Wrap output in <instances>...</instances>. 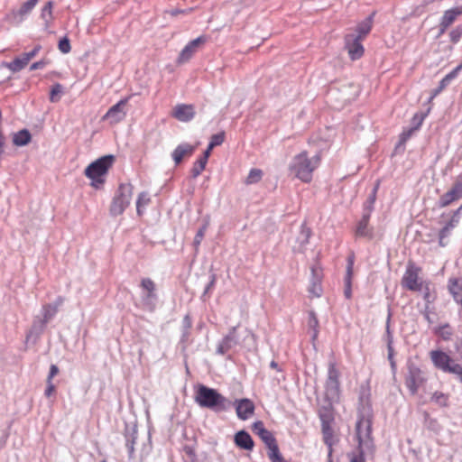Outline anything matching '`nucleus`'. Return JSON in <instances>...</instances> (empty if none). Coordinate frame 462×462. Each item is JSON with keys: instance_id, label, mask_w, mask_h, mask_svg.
<instances>
[{"instance_id": "f257e3e1", "label": "nucleus", "mask_w": 462, "mask_h": 462, "mask_svg": "<svg viewBox=\"0 0 462 462\" xmlns=\"http://www.w3.org/2000/svg\"><path fill=\"white\" fill-rule=\"evenodd\" d=\"M321 157L317 154L310 157L307 151H302L292 158L289 170L295 178L304 183H310L313 178V172L319 168Z\"/></svg>"}, {"instance_id": "f03ea898", "label": "nucleus", "mask_w": 462, "mask_h": 462, "mask_svg": "<svg viewBox=\"0 0 462 462\" xmlns=\"http://www.w3.org/2000/svg\"><path fill=\"white\" fill-rule=\"evenodd\" d=\"M194 400L196 403L214 411H224L230 406V401L219 393L216 389L199 384L195 389Z\"/></svg>"}, {"instance_id": "7ed1b4c3", "label": "nucleus", "mask_w": 462, "mask_h": 462, "mask_svg": "<svg viewBox=\"0 0 462 462\" xmlns=\"http://www.w3.org/2000/svg\"><path fill=\"white\" fill-rule=\"evenodd\" d=\"M356 438L358 440V454L351 457L350 462H365L366 453L374 456L375 446L372 438V422L369 420L361 418L356 426Z\"/></svg>"}, {"instance_id": "20e7f679", "label": "nucleus", "mask_w": 462, "mask_h": 462, "mask_svg": "<svg viewBox=\"0 0 462 462\" xmlns=\"http://www.w3.org/2000/svg\"><path fill=\"white\" fill-rule=\"evenodd\" d=\"M115 157L113 155L103 156L85 169V175L91 180L90 185L98 189H101L106 181V176L109 169L113 166Z\"/></svg>"}, {"instance_id": "39448f33", "label": "nucleus", "mask_w": 462, "mask_h": 462, "mask_svg": "<svg viewBox=\"0 0 462 462\" xmlns=\"http://www.w3.org/2000/svg\"><path fill=\"white\" fill-rule=\"evenodd\" d=\"M133 186L129 183H122L113 198L109 211L114 217L120 216L130 205L133 197Z\"/></svg>"}, {"instance_id": "423d86ee", "label": "nucleus", "mask_w": 462, "mask_h": 462, "mask_svg": "<svg viewBox=\"0 0 462 462\" xmlns=\"http://www.w3.org/2000/svg\"><path fill=\"white\" fill-rule=\"evenodd\" d=\"M143 295L139 307L144 310L153 311L157 300L156 284L151 278H143L140 282Z\"/></svg>"}, {"instance_id": "0eeeda50", "label": "nucleus", "mask_w": 462, "mask_h": 462, "mask_svg": "<svg viewBox=\"0 0 462 462\" xmlns=\"http://www.w3.org/2000/svg\"><path fill=\"white\" fill-rule=\"evenodd\" d=\"M430 357L434 366L445 373L459 374L462 366L454 362V360L441 350H432L430 352Z\"/></svg>"}, {"instance_id": "6e6552de", "label": "nucleus", "mask_w": 462, "mask_h": 462, "mask_svg": "<svg viewBox=\"0 0 462 462\" xmlns=\"http://www.w3.org/2000/svg\"><path fill=\"white\" fill-rule=\"evenodd\" d=\"M420 267L409 262L401 281L402 286L411 291H420L423 286V281L420 277Z\"/></svg>"}, {"instance_id": "1a4fd4ad", "label": "nucleus", "mask_w": 462, "mask_h": 462, "mask_svg": "<svg viewBox=\"0 0 462 462\" xmlns=\"http://www.w3.org/2000/svg\"><path fill=\"white\" fill-rule=\"evenodd\" d=\"M129 99L130 97L123 98L116 105L112 106L102 119L108 121L111 125H116L123 121L126 116L125 106Z\"/></svg>"}, {"instance_id": "9d476101", "label": "nucleus", "mask_w": 462, "mask_h": 462, "mask_svg": "<svg viewBox=\"0 0 462 462\" xmlns=\"http://www.w3.org/2000/svg\"><path fill=\"white\" fill-rule=\"evenodd\" d=\"M362 42L363 40L356 38L354 33H349L345 36V49L352 60H356L363 57L365 48Z\"/></svg>"}, {"instance_id": "9b49d317", "label": "nucleus", "mask_w": 462, "mask_h": 462, "mask_svg": "<svg viewBox=\"0 0 462 462\" xmlns=\"http://www.w3.org/2000/svg\"><path fill=\"white\" fill-rule=\"evenodd\" d=\"M422 371L416 366L409 367L408 375L405 378V385L411 394H416L419 388L425 383Z\"/></svg>"}, {"instance_id": "f8f14e48", "label": "nucleus", "mask_w": 462, "mask_h": 462, "mask_svg": "<svg viewBox=\"0 0 462 462\" xmlns=\"http://www.w3.org/2000/svg\"><path fill=\"white\" fill-rule=\"evenodd\" d=\"M207 42V38L205 36H199L191 42H189L180 51L178 59V64H183L189 61L194 53L198 51L199 47H201Z\"/></svg>"}, {"instance_id": "ddd939ff", "label": "nucleus", "mask_w": 462, "mask_h": 462, "mask_svg": "<svg viewBox=\"0 0 462 462\" xmlns=\"http://www.w3.org/2000/svg\"><path fill=\"white\" fill-rule=\"evenodd\" d=\"M254 432L263 440L268 448V451L278 447L276 439L273 434L265 429L262 421H256L253 425Z\"/></svg>"}, {"instance_id": "4468645a", "label": "nucleus", "mask_w": 462, "mask_h": 462, "mask_svg": "<svg viewBox=\"0 0 462 462\" xmlns=\"http://www.w3.org/2000/svg\"><path fill=\"white\" fill-rule=\"evenodd\" d=\"M235 406L237 417L243 420L252 417L254 412V404L247 398L236 401Z\"/></svg>"}, {"instance_id": "2eb2a0df", "label": "nucleus", "mask_w": 462, "mask_h": 462, "mask_svg": "<svg viewBox=\"0 0 462 462\" xmlns=\"http://www.w3.org/2000/svg\"><path fill=\"white\" fill-rule=\"evenodd\" d=\"M462 198V181H457L452 188L441 196L439 205L441 208L448 207L453 201Z\"/></svg>"}, {"instance_id": "dca6fc26", "label": "nucleus", "mask_w": 462, "mask_h": 462, "mask_svg": "<svg viewBox=\"0 0 462 462\" xmlns=\"http://www.w3.org/2000/svg\"><path fill=\"white\" fill-rule=\"evenodd\" d=\"M172 116L180 122H189L195 116L193 105L179 104L172 110Z\"/></svg>"}, {"instance_id": "f3484780", "label": "nucleus", "mask_w": 462, "mask_h": 462, "mask_svg": "<svg viewBox=\"0 0 462 462\" xmlns=\"http://www.w3.org/2000/svg\"><path fill=\"white\" fill-rule=\"evenodd\" d=\"M371 209L367 210L358 221L356 227V236L372 239L374 237L373 227L369 226Z\"/></svg>"}, {"instance_id": "a211bd4d", "label": "nucleus", "mask_w": 462, "mask_h": 462, "mask_svg": "<svg viewBox=\"0 0 462 462\" xmlns=\"http://www.w3.org/2000/svg\"><path fill=\"white\" fill-rule=\"evenodd\" d=\"M321 432L323 436V441L327 446H330L331 442H334V430L331 427L333 418L330 415L321 414Z\"/></svg>"}, {"instance_id": "6ab92c4d", "label": "nucleus", "mask_w": 462, "mask_h": 462, "mask_svg": "<svg viewBox=\"0 0 462 462\" xmlns=\"http://www.w3.org/2000/svg\"><path fill=\"white\" fill-rule=\"evenodd\" d=\"M340 373L338 369L337 368V365L335 363H331L328 365V380H327V388L330 391H333L335 393H339L340 389Z\"/></svg>"}, {"instance_id": "aec40b11", "label": "nucleus", "mask_w": 462, "mask_h": 462, "mask_svg": "<svg viewBox=\"0 0 462 462\" xmlns=\"http://www.w3.org/2000/svg\"><path fill=\"white\" fill-rule=\"evenodd\" d=\"M462 14V7H455L444 12L440 20L439 27L440 33H444L447 29L456 21V19Z\"/></svg>"}, {"instance_id": "412c9836", "label": "nucleus", "mask_w": 462, "mask_h": 462, "mask_svg": "<svg viewBox=\"0 0 462 462\" xmlns=\"http://www.w3.org/2000/svg\"><path fill=\"white\" fill-rule=\"evenodd\" d=\"M195 151V147L189 143H181L176 147L172 152V159L175 164H180L184 158L190 157Z\"/></svg>"}, {"instance_id": "4be33fe9", "label": "nucleus", "mask_w": 462, "mask_h": 462, "mask_svg": "<svg viewBox=\"0 0 462 462\" xmlns=\"http://www.w3.org/2000/svg\"><path fill=\"white\" fill-rule=\"evenodd\" d=\"M234 441L236 447L245 450H252L254 446V442L252 437L248 432L245 430L236 432L234 438Z\"/></svg>"}, {"instance_id": "5701e85b", "label": "nucleus", "mask_w": 462, "mask_h": 462, "mask_svg": "<svg viewBox=\"0 0 462 462\" xmlns=\"http://www.w3.org/2000/svg\"><path fill=\"white\" fill-rule=\"evenodd\" d=\"M374 13H373L370 16H368L365 20L361 22L356 25V32L357 34H356V37L358 39H361L364 41V39L369 34V32L372 30L373 23H374Z\"/></svg>"}, {"instance_id": "b1692460", "label": "nucleus", "mask_w": 462, "mask_h": 462, "mask_svg": "<svg viewBox=\"0 0 462 462\" xmlns=\"http://www.w3.org/2000/svg\"><path fill=\"white\" fill-rule=\"evenodd\" d=\"M62 298H59L55 304H45L42 306V318L43 322L47 323L51 319L58 311V307L62 303Z\"/></svg>"}, {"instance_id": "393cba45", "label": "nucleus", "mask_w": 462, "mask_h": 462, "mask_svg": "<svg viewBox=\"0 0 462 462\" xmlns=\"http://www.w3.org/2000/svg\"><path fill=\"white\" fill-rule=\"evenodd\" d=\"M29 61L23 53L21 56L14 58L11 62L7 63L5 67L12 72H18L28 65Z\"/></svg>"}, {"instance_id": "a878e982", "label": "nucleus", "mask_w": 462, "mask_h": 462, "mask_svg": "<svg viewBox=\"0 0 462 462\" xmlns=\"http://www.w3.org/2000/svg\"><path fill=\"white\" fill-rule=\"evenodd\" d=\"M32 135L26 129L21 130L16 133L13 137V142L16 146H23L31 142Z\"/></svg>"}, {"instance_id": "bb28decb", "label": "nucleus", "mask_w": 462, "mask_h": 462, "mask_svg": "<svg viewBox=\"0 0 462 462\" xmlns=\"http://www.w3.org/2000/svg\"><path fill=\"white\" fill-rule=\"evenodd\" d=\"M308 328L312 340L315 341L319 335V320L314 312H310L309 315Z\"/></svg>"}, {"instance_id": "cd10ccee", "label": "nucleus", "mask_w": 462, "mask_h": 462, "mask_svg": "<svg viewBox=\"0 0 462 462\" xmlns=\"http://www.w3.org/2000/svg\"><path fill=\"white\" fill-rule=\"evenodd\" d=\"M448 291L453 296L454 300L460 303V300H462V286L458 283L457 280H449Z\"/></svg>"}, {"instance_id": "c85d7f7f", "label": "nucleus", "mask_w": 462, "mask_h": 462, "mask_svg": "<svg viewBox=\"0 0 462 462\" xmlns=\"http://www.w3.org/2000/svg\"><path fill=\"white\" fill-rule=\"evenodd\" d=\"M52 10H53V2L52 1H48L42 9L41 17L45 21L46 25H49L53 20Z\"/></svg>"}, {"instance_id": "c756f323", "label": "nucleus", "mask_w": 462, "mask_h": 462, "mask_svg": "<svg viewBox=\"0 0 462 462\" xmlns=\"http://www.w3.org/2000/svg\"><path fill=\"white\" fill-rule=\"evenodd\" d=\"M457 74L456 71L452 70L448 74H447L439 82V88L434 91L433 97L439 94L443 89L447 88V86L450 83L452 79L457 78Z\"/></svg>"}, {"instance_id": "7c9ffc66", "label": "nucleus", "mask_w": 462, "mask_h": 462, "mask_svg": "<svg viewBox=\"0 0 462 462\" xmlns=\"http://www.w3.org/2000/svg\"><path fill=\"white\" fill-rule=\"evenodd\" d=\"M207 162H206L205 158H199L193 163V166L190 170L192 178L195 179L201 174V172L205 170Z\"/></svg>"}, {"instance_id": "2f4dec72", "label": "nucleus", "mask_w": 462, "mask_h": 462, "mask_svg": "<svg viewBox=\"0 0 462 462\" xmlns=\"http://www.w3.org/2000/svg\"><path fill=\"white\" fill-rule=\"evenodd\" d=\"M263 177V171L260 169H252L246 179H245V184L251 185L259 182L262 180Z\"/></svg>"}, {"instance_id": "473e14b6", "label": "nucleus", "mask_w": 462, "mask_h": 462, "mask_svg": "<svg viewBox=\"0 0 462 462\" xmlns=\"http://www.w3.org/2000/svg\"><path fill=\"white\" fill-rule=\"evenodd\" d=\"M353 265H354V260H353V258H349L347 269H346V286H347V288L345 291V295L347 299H349L351 297L350 284H351V277L353 274Z\"/></svg>"}, {"instance_id": "72a5a7b5", "label": "nucleus", "mask_w": 462, "mask_h": 462, "mask_svg": "<svg viewBox=\"0 0 462 462\" xmlns=\"http://www.w3.org/2000/svg\"><path fill=\"white\" fill-rule=\"evenodd\" d=\"M436 334L442 339L448 341L451 339L453 330L449 324H444L436 330Z\"/></svg>"}, {"instance_id": "f704fd0d", "label": "nucleus", "mask_w": 462, "mask_h": 462, "mask_svg": "<svg viewBox=\"0 0 462 462\" xmlns=\"http://www.w3.org/2000/svg\"><path fill=\"white\" fill-rule=\"evenodd\" d=\"M39 1L40 0H27L21 5V7L18 11V14L23 17V16L30 14L32 12V10L35 7V5L38 4Z\"/></svg>"}, {"instance_id": "c9c22d12", "label": "nucleus", "mask_w": 462, "mask_h": 462, "mask_svg": "<svg viewBox=\"0 0 462 462\" xmlns=\"http://www.w3.org/2000/svg\"><path fill=\"white\" fill-rule=\"evenodd\" d=\"M151 202V199L147 192H142L136 201V210L138 215H142V208L147 206Z\"/></svg>"}, {"instance_id": "e433bc0d", "label": "nucleus", "mask_w": 462, "mask_h": 462, "mask_svg": "<svg viewBox=\"0 0 462 462\" xmlns=\"http://www.w3.org/2000/svg\"><path fill=\"white\" fill-rule=\"evenodd\" d=\"M431 401L440 407H446L448 402V395L441 392H435L431 396Z\"/></svg>"}, {"instance_id": "4c0bfd02", "label": "nucleus", "mask_w": 462, "mask_h": 462, "mask_svg": "<svg viewBox=\"0 0 462 462\" xmlns=\"http://www.w3.org/2000/svg\"><path fill=\"white\" fill-rule=\"evenodd\" d=\"M271 462H287L280 452L279 446L268 451Z\"/></svg>"}, {"instance_id": "58836bf2", "label": "nucleus", "mask_w": 462, "mask_h": 462, "mask_svg": "<svg viewBox=\"0 0 462 462\" xmlns=\"http://www.w3.org/2000/svg\"><path fill=\"white\" fill-rule=\"evenodd\" d=\"M225 141V133L221 132L217 134H213L209 142V149H213L216 146L221 145Z\"/></svg>"}, {"instance_id": "ea45409f", "label": "nucleus", "mask_w": 462, "mask_h": 462, "mask_svg": "<svg viewBox=\"0 0 462 462\" xmlns=\"http://www.w3.org/2000/svg\"><path fill=\"white\" fill-rule=\"evenodd\" d=\"M462 37V25H458L449 32L450 42L457 43Z\"/></svg>"}, {"instance_id": "a19ab883", "label": "nucleus", "mask_w": 462, "mask_h": 462, "mask_svg": "<svg viewBox=\"0 0 462 462\" xmlns=\"http://www.w3.org/2000/svg\"><path fill=\"white\" fill-rule=\"evenodd\" d=\"M311 273L313 281L321 282L323 277V270L319 263L315 264L311 267Z\"/></svg>"}, {"instance_id": "79ce46f5", "label": "nucleus", "mask_w": 462, "mask_h": 462, "mask_svg": "<svg viewBox=\"0 0 462 462\" xmlns=\"http://www.w3.org/2000/svg\"><path fill=\"white\" fill-rule=\"evenodd\" d=\"M61 89H62V87L60 84H55L52 88H51V95H50V100L51 102L54 103V102H58L59 101V94L61 92Z\"/></svg>"}, {"instance_id": "37998d69", "label": "nucleus", "mask_w": 462, "mask_h": 462, "mask_svg": "<svg viewBox=\"0 0 462 462\" xmlns=\"http://www.w3.org/2000/svg\"><path fill=\"white\" fill-rule=\"evenodd\" d=\"M70 43H69V39L67 38H63L59 42V50L62 52V53H69L70 51Z\"/></svg>"}, {"instance_id": "c03bdc74", "label": "nucleus", "mask_w": 462, "mask_h": 462, "mask_svg": "<svg viewBox=\"0 0 462 462\" xmlns=\"http://www.w3.org/2000/svg\"><path fill=\"white\" fill-rule=\"evenodd\" d=\"M310 292L319 297L321 292V282L313 281L310 288Z\"/></svg>"}, {"instance_id": "a18cd8bd", "label": "nucleus", "mask_w": 462, "mask_h": 462, "mask_svg": "<svg viewBox=\"0 0 462 462\" xmlns=\"http://www.w3.org/2000/svg\"><path fill=\"white\" fill-rule=\"evenodd\" d=\"M379 181H377L375 187L374 188V190L372 192V194L370 195L369 197V199H368V202H369V208H368V210L371 209V211L373 210V205L376 199V192L378 190V188H379Z\"/></svg>"}, {"instance_id": "49530a36", "label": "nucleus", "mask_w": 462, "mask_h": 462, "mask_svg": "<svg viewBox=\"0 0 462 462\" xmlns=\"http://www.w3.org/2000/svg\"><path fill=\"white\" fill-rule=\"evenodd\" d=\"M42 50V46L41 45H36L34 46V48L29 51V52H24V56L27 58L28 61L30 62V60L34 58L38 53L39 51Z\"/></svg>"}, {"instance_id": "de8ad7c7", "label": "nucleus", "mask_w": 462, "mask_h": 462, "mask_svg": "<svg viewBox=\"0 0 462 462\" xmlns=\"http://www.w3.org/2000/svg\"><path fill=\"white\" fill-rule=\"evenodd\" d=\"M49 63V60H46V59H42L39 61H36V62H33L31 67H30V69L31 70H36V69H42L44 68L47 64Z\"/></svg>"}, {"instance_id": "09e8293b", "label": "nucleus", "mask_w": 462, "mask_h": 462, "mask_svg": "<svg viewBox=\"0 0 462 462\" xmlns=\"http://www.w3.org/2000/svg\"><path fill=\"white\" fill-rule=\"evenodd\" d=\"M59 374V368L56 365H51L50 367V373L48 374L47 380L49 382H52L54 376Z\"/></svg>"}, {"instance_id": "8fccbe9b", "label": "nucleus", "mask_w": 462, "mask_h": 462, "mask_svg": "<svg viewBox=\"0 0 462 462\" xmlns=\"http://www.w3.org/2000/svg\"><path fill=\"white\" fill-rule=\"evenodd\" d=\"M393 354H394V353H393V346L389 344V345H388V359H389V361H390V363H391V366H392V368H393V369H395V367H396V363H395V360H394V358H393Z\"/></svg>"}, {"instance_id": "3c124183", "label": "nucleus", "mask_w": 462, "mask_h": 462, "mask_svg": "<svg viewBox=\"0 0 462 462\" xmlns=\"http://www.w3.org/2000/svg\"><path fill=\"white\" fill-rule=\"evenodd\" d=\"M46 382H47V388L45 390L44 394L46 397H50L55 392V386L52 382H49V381H46Z\"/></svg>"}, {"instance_id": "603ef678", "label": "nucleus", "mask_w": 462, "mask_h": 462, "mask_svg": "<svg viewBox=\"0 0 462 462\" xmlns=\"http://www.w3.org/2000/svg\"><path fill=\"white\" fill-rule=\"evenodd\" d=\"M204 236V229H199L195 236L194 243L199 245Z\"/></svg>"}, {"instance_id": "864d4df0", "label": "nucleus", "mask_w": 462, "mask_h": 462, "mask_svg": "<svg viewBox=\"0 0 462 462\" xmlns=\"http://www.w3.org/2000/svg\"><path fill=\"white\" fill-rule=\"evenodd\" d=\"M334 444H335V441L331 442L330 446H328V461L332 460V455H333V452H334V448H333Z\"/></svg>"}, {"instance_id": "5fc2aeb1", "label": "nucleus", "mask_w": 462, "mask_h": 462, "mask_svg": "<svg viewBox=\"0 0 462 462\" xmlns=\"http://www.w3.org/2000/svg\"><path fill=\"white\" fill-rule=\"evenodd\" d=\"M212 149H209V145L208 146L207 150L204 152V155L201 158H205L206 162H208V157L210 156Z\"/></svg>"}, {"instance_id": "6e6d98bb", "label": "nucleus", "mask_w": 462, "mask_h": 462, "mask_svg": "<svg viewBox=\"0 0 462 462\" xmlns=\"http://www.w3.org/2000/svg\"><path fill=\"white\" fill-rule=\"evenodd\" d=\"M411 132H412V130H410L407 134H406V133H403V134H402V136H401L402 141V142H405V141L410 137V135L411 134Z\"/></svg>"}, {"instance_id": "4d7b16f0", "label": "nucleus", "mask_w": 462, "mask_h": 462, "mask_svg": "<svg viewBox=\"0 0 462 462\" xmlns=\"http://www.w3.org/2000/svg\"><path fill=\"white\" fill-rule=\"evenodd\" d=\"M215 282H216V276L212 275L211 281H210L209 284L207 286V291L211 289L214 286Z\"/></svg>"}, {"instance_id": "13d9d810", "label": "nucleus", "mask_w": 462, "mask_h": 462, "mask_svg": "<svg viewBox=\"0 0 462 462\" xmlns=\"http://www.w3.org/2000/svg\"><path fill=\"white\" fill-rule=\"evenodd\" d=\"M462 69V63L457 66L453 70L458 75V72Z\"/></svg>"}, {"instance_id": "bf43d9fd", "label": "nucleus", "mask_w": 462, "mask_h": 462, "mask_svg": "<svg viewBox=\"0 0 462 462\" xmlns=\"http://www.w3.org/2000/svg\"><path fill=\"white\" fill-rule=\"evenodd\" d=\"M270 366L273 369H278V364L275 361H272Z\"/></svg>"}, {"instance_id": "052dcab7", "label": "nucleus", "mask_w": 462, "mask_h": 462, "mask_svg": "<svg viewBox=\"0 0 462 462\" xmlns=\"http://www.w3.org/2000/svg\"><path fill=\"white\" fill-rule=\"evenodd\" d=\"M187 453H188L189 455H190V456H194V452H193V450H192L191 448H189V449L187 450Z\"/></svg>"}, {"instance_id": "680f3d73", "label": "nucleus", "mask_w": 462, "mask_h": 462, "mask_svg": "<svg viewBox=\"0 0 462 462\" xmlns=\"http://www.w3.org/2000/svg\"><path fill=\"white\" fill-rule=\"evenodd\" d=\"M447 231V227L441 230V236L444 235V233Z\"/></svg>"}, {"instance_id": "e2e57ef3", "label": "nucleus", "mask_w": 462, "mask_h": 462, "mask_svg": "<svg viewBox=\"0 0 462 462\" xmlns=\"http://www.w3.org/2000/svg\"><path fill=\"white\" fill-rule=\"evenodd\" d=\"M423 119H424V117H423V116H421V117H420V122H419V125H421V123H422Z\"/></svg>"}, {"instance_id": "0e129e2a", "label": "nucleus", "mask_w": 462, "mask_h": 462, "mask_svg": "<svg viewBox=\"0 0 462 462\" xmlns=\"http://www.w3.org/2000/svg\"><path fill=\"white\" fill-rule=\"evenodd\" d=\"M458 376H459L460 381L462 382V368H461V373H459Z\"/></svg>"}]
</instances>
